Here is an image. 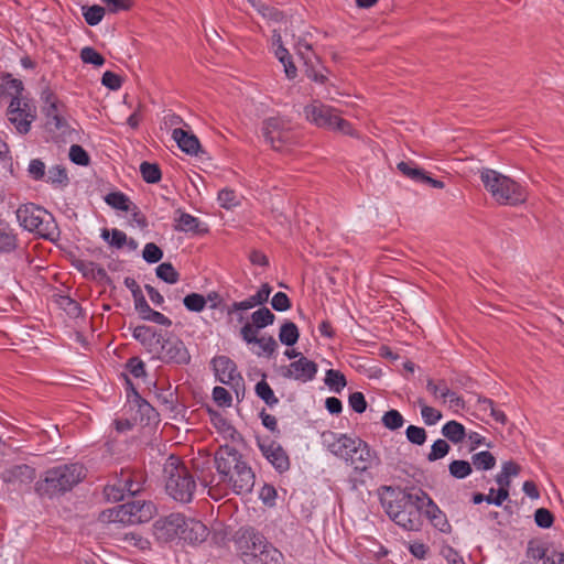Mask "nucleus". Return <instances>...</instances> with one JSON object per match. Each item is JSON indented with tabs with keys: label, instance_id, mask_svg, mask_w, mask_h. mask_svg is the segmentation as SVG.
Segmentation results:
<instances>
[{
	"label": "nucleus",
	"instance_id": "nucleus-36",
	"mask_svg": "<svg viewBox=\"0 0 564 564\" xmlns=\"http://www.w3.org/2000/svg\"><path fill=\"white\" fill-rule=\"evenodd\" d=\"M183 304L187 311L200 313L207 306V300L203 294L189 293L183 299Z\"/></svg>",
	"mask_w": 564,
	"mask_h": 564
},
{
	"label": "nucleus",
	"instance_id": "nucleus-27",
	"mask_svg": "<svg viewBox=\"0 0 564 564\" xmlns=\"http://www.w3.org/2000/svg\"><path fill=\"white\" fill-rule=\"evenodd\" d=\"M132 337L149 351H152L153 347L160 344L162 339V336L153 327L147 325L133 327Z\"/></svg>",
	"mask_w": 564,
	"mask_h": 564
},
{
	"label": "nucleus",
	"instance_id": "nucleus-20",
	"mask_svg": "<svg viewBox=\"0 0 564 564\" xmlns=\"http://www.w3.org/2000/svg\"><path fill=\"white\" fill-rule=\"evenodd\" d=\"M123 377L128 403L130 404L131 408H137V413L139 414L140 420H147L148 422H150L151 420L155 419L156 411L154 410V408L139 394L129 377L127 375H123Z\"/></svg>",
	"mask_w": 564,
	"mask_h": 564
},
{
	"label": "nucleus",
	"instance_id": "nucleus-60",
	"mask_svg": "<svg viewBox=\"0 0 564 564\" xmlns=\"http://www.w3.org/2000/svg\"><path fill=\"white\" fill-rule=\"evenodd\" d=\"M426 389L436 399L443 400L444 395H446L448 387L444 381L435 382L430 379L426 382Z\"/></svg>",
	"mask_w": 564,
	"mask_h": 564
},
{
	"label": "nucleus",
	"instance_id": "nucleus-25",
	"mask_svg": "<svg viewBox=\"0 0 564 564\" xmlns=\"http://www.w3.org/2000/svg\"><path fill=\"white\" fill-rule=\"evenodd\" d=\"M272 46L274 51L275 57L280 61V63L284 67V73L288 78H294L296 76V67L292 62V57L289 51L282 45L281 35L274 34L272 37Z\"/></svg>",
	"mask_w": 564,
	"mask_h": 564
},
{
	"label": "nucleus",
	"instance_id": "nucleus-15",
	"mask_svg": "<svg viewBox=\"0 0 564 564\" xmlns=\"http://www.w3.org/2000/svg\"><path fill=\"white\" fill-rule=\"evenodd\" d=\"M258 447L263 457L278 473L282 474L289 470L290 458L280 443L269 437L258 438Z\"/></svg>",
	"mask_w": 564,
	"mask_h": 564
},
{
	"label": "nucleus",
	"instance_id": "nucleus-19",
	"mask_svg": "<svg viewBox=\"0 0 564 564\" xmlns=\"http://www.w3.org/2000/svg\"><path fill=\"white\" fill-rule=\"evenodd\" d=\"M419 496L422 499V513L426 516L432 525L443 533L451 531V524L445 513L438 508L433 499L423 490H419Z\"/></svg>",
	"mask_w": 564,
	"mask_h": 564
},
{
	"label": "nucleus",
	"instance_id": "nucleus-43",
	"mask_svg": "<svg viewBox=\"0 0 564 564\" xmlns=\"http://www.w3.org/2000/svg\"><path fill=\"white\" fill-rule=\"evenodd\" d=\"M83 15L86 23L90 26H95L101 22L105 15V9L100 6H90L83 8Z\"/></svg>",
	"mask_w": 564,
	"mask_h": 564
},
{
	"label": "nucleus",
	"instance_id": "nucleus-8",
	"mask_svg": "<svg viewBox=\"0 0 564 564\" xmlns=\"http://www.w3.org/2000/svg\"><path fill=\"white\" fill-rule=\"evenodd\" d=\"M7 85L15 91L8 107V120L14 126L19 133H28L31 123L35 119V107L28 100L21 98L23 84L15 78H8Z\"/></svg>",
	"mask_w": 564,
	"mask_h": 564
},
{
	"label": "nucleus",
	"instance_id": "nucleus-2",
	"mask_svg": "<svg viewBox=\"0 0 564 564\" xmlns=\"http://www.w3.org/2000/svg\"><path fill=\"white\" fill-rule=\"evenodd\" d=\"M386 492L382 507L389 518L406 531L419 530L422 524V499L419 490L411 492L387 487Z\"/></svg>",
	"mask_w": 564,
	"mask_h": 564
},
{
	"label": "nucleus",
	"instance_id": "nucleus-35",
	"mask_svg": "<svg viewBox=\"0 0 564 564\" xmlns=\"http://www.w3.org/2000/svg\"><path fill=\"white\" fill-rule=\"evenodd\" d=\"M275 316L268 307H261L251 314V323L259 329L270 326L274 323Z\"/></svg>",
	"mask_w": 564,
	"mask_h": 564
},
{
	"label": "nucleus",
	"instance_id": "nucleus-62",
	"mask_svg": "<svg viewBox=\"0 0 564 564\" xmlns=\"http://www.w3.org/2000/svg\"><path fill=\"white\" fill-rule=\"evenodd\" d=\"M101 84L111 90H118L122 83L121 78L117 74L107 70L101 77Z\"/></svg>",
	"mask_w": 564,
	"mask_h": 564
},
{
	"label": "nucleus",
	"instance_id": "nucleus-58",
	"mask_svg": "<svg viewBox=\"0 0 564 564\" xmlns=\"http://www.w3.org/2000/svg\"><path fill=\"white\" fill-rule=\"evenodd\" d=\"M349 406L356 412V413H364L367 409V401L365 399V395L361 392H354L349 395L348 399Z\"/></svg>",
	"mask_w": 564,
	"mask_h": 564
},
{
	"label": "nucleus",
	"instance_id": "nucleus-51",
	"mask_svg": "<svg viewBox=\"0 0 564 564\" xmlns=\"http://www.w3.org/2000/svg\"><path fill=\"white\" fill-rule=\"evenodd\" d=\"M142 258L148 263H158L163 258V251L155 243L148 242L143 248Z\"/></svg>",
	"mask_w": 564,
	"mask_h": 564
},
{
	"label": "nucleus",
	"instance_id": "nucleus-45",
	"mask_svg": "<svg viewBox=\"0 0 564 564\" xmlns=\"http://www.w3.org/2000/svg\"><path fill=\"white\" fill-rule=\"evenodd\" d=\"M381 421H382V424L384 425V427H387L388 430H391V431H395V430L402 427L404 424V419L398 410L387 411L383 414Z\"/></svg>",
	"mask_w": 564,
	"mask_h": 564
},
{
	"label": "nucleus",
	"instance_id": "nucleus-48",
	"mask_svg": "<svg viewBox=\"0 0 564 564\" xmlns=\"http://www.w3.org/2000/svg\"><path fill=\"white\" fill-rule=\"evenodd\" d=\"M126 370L135 379H141L147 376L145 365L139 357L128 359Z\"/></svg>",
	"mask_w": 564,
	"mask_h": 564
},
{
	"label": "nucleus",
	"instance_id": "nucleus-56",
	"mask_svg": "<svg viewBox=\"0 0 564 564\" xmlns=\"http://www.w3.org/2000/svg\"><path fill=\"white\" fill-rule=\"evenodd\" d=\"M258 330L252 323H246L240 329V336L247 344H256L259 340Z\"/></svg>",
	"mask_w": 564,
	"mask_h": 564
},
{
	"label": "nucleus",
	"instance_id": "nucleus-53",
	"mask_svg": "<svg viewBox=\"0 0 564 564\" xmlns=\"http://www.w3.org/2000/svg\"><path fill=\"white\" fill-rule=\"evenodd\" d=\"M68 155L69 160L77 165L86 166L89 163L88 153L78 144L70 145Z\"/></svg>",
	"mask_w": 564,
	"mask_h": 564
},
{
	"label": "nucleus",
	"instance_id": "nucleus-54",
	"mask_svg": "<svg viewBox=\"0 0 564 564\" xmlns=\"http://www.w3.org/2000/svg\"><path fill=\"white\" fill-rule=\"evenodd\" d=\"M405 435L406 440L414 445H423L426 441L425 430L416 425H409Z\"/></svg>",
	"mask_w": 564,
	"mask_h": 564
},
{
	"label": "nucleus",
	"instance_id": "nucleus-41",
	"mask_svg": "<svg viewBox=\"0 0 564 564\" xmlns=\"http://www.w3.org/2000/svg\"><path fill=\"white\" fill-rule=\"evenodd\" d=\"M15 236L10 230H8V228L3 224H0V252H11L15 249Z\"/></svg>",
	"mask_w": 564,
	"mask_h": 564
},
{
	"label": "nucleus",
	"instance_id": "nucleus-26",
	"mask_svg": "<svg viewBox=\"0 0 564 564\" xmlns=\"http://www.w3.org/2000/svg\"><path fill=\"white\" fill-rule=\"evenodd\" d=\"M175 230L193 235L208 231L207 227L199 220V218L188 213H181L175 219Z\"/></svg>",
	"mask_w": 564,
	"mask_h": 564
},
{
	"label": "nucleus",
	"instance_id": "nucleus-11",
	"mask_svg": "<svg viewBox=\"0 0 564 564\" xmlns=\"http://www.w3.org/2000/svg\"><path fill=\"white\" fill-rule=\"evenodd\" d=\"M51 215L34 204H25L18 208L17 219L21 227L30 232H36L42 237L47 236L48 221L45 219Z\"/></svg>",
	"mask_w": 564,
	"mask_h": 564
},
{
	"label": "nucleus",
	"instance_id": "nucleus-33",
	"mask_svg": "<svg viewBox=\"0 0 564 564\" xmlns=\"http://www.w3.org/2000/svg\"><path fill=\"white\" fill-rule=\"evenodd\" d=\"M496 482L499 488L496 492V499L494 505L497 507L502 506L503 501L509 497V487L511 485V478L502 474L501 471L496 476Z\"/></svg>",
	"mask_w": 564,
	"mask_h": 564
},
{
	"label": "nucleus",
	"instance_id": "nucleus-37",
	"mask_svg": "<svg viewBox=\"0 0 564 564\" xmlns=\"http://www.w3.org/2000/svg\"><path fill=\"white\" fill-rule=\"evenodd\" d=\"M256 394L269 406H274L279 402L273 390L264 379L256 384Z\"/></svg>",
	"mask_w": 564,
	"mask_h": 564
},
{
	"label": "nucleus",
	"instance_id": "nucleus-1",
	"mask_svg": "<svg viewBox=\"0 0 564 564\" xmlns=\"http://www.w3.org/2000/svg\"><path fill=\"white\" fill-rule=\"evenodd\" d=\"M215 467L220 482L235 494L242 495L252 491L256 482L254 473L234 446L223 445L216 451Z\"/></svg>",
	"mask_w": 564,
	"mask_h": 564
},
{
	"label": "nucleus",
	"instance_id": "nucleus-6",
	"mask_svg": "<svg viewBox=\"0 0 564 564\" xmlns=\"http://www.w3.org/2000/svg\"><path fill=\"white\" fill-rule=\"evenodd\" d=\"M305 119L317 128L339 132L345 135L357 137L350 122L343 119L332 106L314 100L303 109Z\"/></svg>",
	"mask_w": 564,
	"mask_h": 564
},
{
	"label": "nucleus",
	"instance_id": "nucleus-34",
	"mask_svg": "<svg viewBox=\"0 0 564 564\" xmlns=\"http://www.w3.org/2000/svg\"><path fill=\"white\" fill-rule=\"evenodd\" d=\"M495 464H496V458L488 451H482V452L476 453L471 456V465L477 470H489V469L494 468Z\"/></svg>",
	"mask_w": 564,
	"mask_h": 564
},
{
	"label": "nucleus",
	"instance_id": "nucleus-21",
	"mask_svg": "<svg viewBox=\"0 0 564 564\" xmlns=\"http://www.w3.org/2000/svg\"><path fill=\"white\" fill-rule=\"evenodd\" d=\"M182 524H184V516L181 513H171L164 519H161L155 522V532L159 539H163L165 541L180 539L181 540V531L183 530Z\"/></svg>",
	"mask_w": 564,
	"mask_h": 564
},
{
	"label": "nucleus",
	"instance_id": "nucleus-4",
	"mask_svg": "<svg viewBox=\"0 0 564 564\" xmlns=\"http://www.w3.org/2000/svg\"><path fill=\"white\" fill-rule=\"evenodd\" d=\"M86 476V468L79 463H69L47 469L35 484V491L42 497L53 498L72 490Z\"/></svg>",
	"mask_w": 564,
	"mask_h": 564
},
{
	"label": "nucleus",
	"instance_id": "nucleus-42",
	"mask_svg": "<svg viewBox=\"0 0 564 564\" xmlns=\"http://www.w3.org/2000/svg\"><path fill=\"white\" fill-rule=\"evenodd\" d=\"M142 178L149 184H155L161 180V170L156 164L142 162L140 165Z\"/></svg>",
	"mask_w": 564,
	"mask_h": 564
},
{
	"label": "nucleus",
	"instance_id": "nucleus-3",
	"mask_svg": "<svg viewBox=\"0 0 564 564\" xmlns=\"http://www.w3.org/2000/svg\"><path fill=\"white\" fill-rule=\"evenodd\" d=\"M235 545L245 564H282L283 562V554L252 528L240 529L237 532Z\"/></svg>",
	"mask_w": 564,
	"mask_h": 564
},
{
	"label": "nucleus",
	"instance_id": "nucleus-10",
	"mask_svg": "<svg viewBox=\"0 0 564 564\" xmlns=\"http://www.w3.org/2000/svg\"><path fill=\"white\" fill-rule=\"evenodd\" d=\"M109 519L123 524H138L149 521L154 512L151 502L132 500L109 510Z\"/></svg>",
	"mask_w": 564,
	"mask_h": 564
},
{
	"label": "nucleus",
	"instance_id": "nucleus-17",
	"mask_svg": "<svg viewBox=\"0 0 564 564\" xmlns=\"http://www.w3.org/2000/svg\"><path fill=\"white\" fill-rule=\"evenodd\" d=\"M317 370L318 367L316 362L301 356L297 360L292 361L283 369L282 376L288 379L306 383L315 378Z\"/></svg>",
	"mask_w": 564,
	"mask_h": 564
},
{
	"label": "nucleus",
	"instance_id": "nucleus-12",
	"mask_svg": "<svg viewBox=\"0 0 564 564\" xmlns=\"http://www.w3.org/2000/svg\"><path fill=\"white\" fill-rule=\"evenodd\" d=\"M343 460L356 473H365L380 465V458L377 452L360 437L356 438L355 448H351L347 458Z\"/></svg>",
	"mask_w": 564,
	"mask_h": 564
},
{
	"label": "nucleus",
	"instance_id": "nucleus-5",
	"mask_svg": "<svg viewBox=\"0 0 564 564\" xmlns=\"http://www.w3.org/2000/svg\"><path fill=\"white\" fill-rule=\"evenodd\" d=\"M480 180L491 197L500 205L517 206L527 200L525 188L496 170L484 169L480 172Z\"/></svg>",
	"mask_w": 564,
	"mask_h": 564
},
{
	"label": "nucleus",
	"instance_id": "nucleus-40",
	"mask_svg": "<svg viewBox=\"0 0 564 564\" xmlns=\"http://www.w3.org/2000/svg\"><path fill=\"white\" fill-rule=\"evenodd\" d=\"M448 470L449 474L456 479H464L468 477L473 471L471 464L463 459L453 460L448 466Z\"/></svg>",
	"mask_w": 564,
	"mask_h": 564
},
{
	"label": "nucleus",
	"instance_id": "nucleus-46",
	"mask_svg": "<svg viewBox=\"0 0 564 564\" xmlns=\"http://www.w3.org/2000/svg\"><path fill=\"white\" fill-rule=\"evenodd\" d=\"M101 237L108 241L112 247L122 248L127 242V235L117 228L111 229V231L104 229Z\"/></svg>",
	"mask_w": 564,
	"mask_h": 564
},
{
	"label": "nucleus",
	"instance_id": "nucleus-44",
	"mask_svg": "<svg viewBox=\"0 0 564 564\" xmlns=\"http://www.w3.org/2000/svg\"><path fill=\"white\" fill-rule=\"evenodd\" d=\"M417 403L421 409L422 420L426 425H435L442 419V413L438 410L426 405L423 400H419Z\"/></svg>",
	"mask_w": 564,
	"mask_h": 564
},
{
	"label": "nucleus",
	"instance_id": "nucleus-29",
	"mask_svg": "<svg viewBox=\"0 0 564 564\" xmlns=\"http://www.w3.org/2000/svg\"><path fill=\"white\" fill-rule=\"evenodd\" d=\"M44 181L53 187H65L69 183L66 169L58 164L48 169Z\"/></svg>",
	"mask_w": 564,
	"mask_h": 564
},
{
	"label": "nucleus",
	"instance_id": "nucleus-16",
	"mask_svg": "<svg viewBox=\"0 0 564 564\" xmlns=\"http://www.w3.org/2000/svg\"><path fill=\"white\" fill-rule=\"evenodd\" d=\"M161 350L158 358L166 364L187 365L191 361V355L185 344L175 337L161 339Z\"/></svg>",
	"mask_w": 564,
	"mask_h": 564
},
{
	"label": "nucleus",
	"instance_id": "nucleus-49",
	"mask_svg": "<svg viewBox=\"0 0 564 564\" xmlns=\"http://www.w3.org/2000/svg\"><path fill=\"white\" fill-rule=\"evenodd\" d=\"M449 452V445L446 441L438 438L436 440L431 447V452L427 455V459L430 462L438 460L445 457Z\"/></svg>",
	"mask_w": 564,
	"mask_h": 564
},
{
	"label": "nucleus",
	"instance_id": "nucleus-22",
	"mask_svg": "<svg viewBox=\"0 0 564 564\" xmlns=\"http://www.w3.org/2000/svg\"><path fill=\"white\" fill-rule=\"evenodd\" d=\"M140 489L141 485L133 481L130 476L127 475L123 479L108 484L105 487V496L108 500L120 501L123 500L127 495L134 496Z\"/></svg>",
	"mask_w": 564,
	"mask_h": 564
},
{
	"label": "nucleus",
	"instance_id": "nucleus-61",
	"mask_svg": "<svg viewBox=\"0 0 564 564\" xmlns=\"http://www.w3.org/2000/svg\"><path fill=\"white\" fill-rule=\"evenodd\" d=\"M256 344L261 348L262 354L267 356H272L278 347V344L272 336L260 337ZM258 355H261V352Z\"/></svg>",
	"mask_w": 564,
	"mask_h": 564
},
{
	"label": "nucleus",
	"instance_id": "nucleus-24",
	"mask_svg": "<svg viewBox=\"0 0 564 564\" xmlns=\"http://www.w3.org/2000/svg\"><path fill=\"white\" fill-rule=\"evenodd\" d=\"M172 138L177 143V147L186 154L197 155L200 151L199 140L193 133L181 128H176L172 132Z\"/></svg>",
	"mask_w": 564,
	"mask_h": 564
},
{
	"label": "nucleus",
	"instance_id": "nucleus-64",
	"mask_svg": "<svg viewBox=\"0 0 564 564\" xmlns=\"http://www.w3.org/2000/svg\"><path fill=\"white\" fill-rule=\"evenodd\" d=\"M134 310L138 312L140 317L144 321L149 317V315L152 313V308L148 304L144 295L139 296L137 300L133 301Z\"/></svg>",
	"mask_w": 564,
	"mask_h": 564
},
{
	"label": "nucleus",
	"instance_id": "nucleus-63",
	"mask_svg": "<svg viewBox=\"0 0 564 564\" xmlns=\"http://www.w3.org/2000/svg\"><path fill=\"white\" fill-rule=\"evenodd\" d=\"M481 403H482V409L485 411L489 410L490 411V415L494 417V420L496 422H499L501 424L506 423V421H507L506 414L502 411L496 409L495 405H494V402L491 400L484 399L481 401Z\"/></svg>",
	"mask_w": 564,
	"mask_h": 564
},
{
	"label": "nucleus",
	"instance_id": "nucleus-14",
	"mask_svg": "<svg viewBox=\"0 0 564 564\" xmlns=\"http://www.w3.org/2000/svg\"><path fill=\"white\" fill-rule=\"evenodd\" d=\"M35 477V469L25 464L8 467L0 473L1 480L10 490H22L29 487Z\"/></svg>",
	"mask_w": 564,
	"mask_h": 564
},
{
	"label": "nucleus",
	"instance_id": "nucleus-23",
	"mask_svg": "<svg viewBox=\"0 0 564 564\" xmlns=\"http://www.w3.org/2000/svg\"><path fill=\"white\" fill-rule=\"evenodd\" d=\"M182 528L181 540L187 543H202L208 536V529L202 521L184 517V524H182Z\"/></svg>",
	"mask_w": 564,
	"mask_h": 564
},
{
	"label": "nucleus",
	"instance_id": "nucleus-50",
	"mask_svg": "<svg viewBox=\"0 0 564 564\" xmlns=\"http://www.w3.org/2000/svg\"><path fill=\"white\" fill-rule=\"evenodd\" d=\"M80 58L84 63L95 66H102L105 64L104 56L90 46H85L82 48Z\"/></svg>",
	"mask_w": 564,
	"mask_h": 564
},
{
	"label": "nucleus",
	"instance_id": "nucleus-39",
	"mask_svg": "<svg viewBox=\"0 0 564 564\" xmlns=\"http://www.w3.org/2000/svg\"><path fill=\"white\" fill-rule=\"evenodd\" d=\"M397 169L410 180L420 183L422 182V177L425 173L424 170L416 166L413 162L401 161L398 163Z\"/></svg>",
	"mask_w": 564,
	"mask_h": 564
},
{
	"label": "nucleus",
	"instance_id": "nucleus-57",
	"mask_svg": "<svg viewBox=\"0 0 564 564\" xmlns=\"http://www.w3.org/2000/svg\"><path fill=\"white\" fill-rule=\"evenodd\" d=\"M271 305L276 312H285L291 307V301L284 292H278L273 295Z\"/></svg>",
	"mask_w": 564,
	"mask_h": 564
},
{
	"label": "nucleus",
	"instance_id": "nucleus-31",
	"mask_svg": "<svg viewBox=\"0 0 564 564\" xmlns=\"http://www.w3.org/2000/svg\"><path fill=\"white\" fill-rule=\"evenodd\" d=\"M300 337V332L295 323L285 322L281 325L279 332V340L285 346H293L296 344Z\"/></svg>",
	"mask_w": 564,
	"mask_h": 564
},
{
	"label": "nucleus",
	"instance_id": "nucleus-55",
	"mask_svg": "<svg viewBox=\"0 0 564 564\" xmlns=\"http://www.w3.org/2000/svg\"><path fill=\"white\" fill-rule=\"evenodd\" d=\"M534 521L539 528L549 529L554 522L553 514L545 508H539L534 512Z\"/></svg>",
	"mask_w": 564,
	"mask_h": 564
},
{
	"label": "nucleus",
	"instance_id": "nucleus-9",
	"mask_svg": "<svg viewBox=\"0 0 564 564\" xmlns=\"http://www.w3.org/2000/svg\"><path fill=\"white\" fill-rule=\"evenodd\" d=\"M262 133L268 142L276 151H286L297 143L296 132L290 122L281 117H271L263 122Z\"/></svg>",
	"mask_w": 564,
	"mask_h": 564
},
{
	"label": "nucleus",
	"instance_id": "nucleus-47",
	"mask_svg": "<svg viewBox=\"0 0 564 564\" xmlns=\"http://www.w3.org/2000/svg\"><path fill=\"white\" fill-rule=\"evenodd\" d=\"M217 200L223 208L231 209L239 204V196L235 191L229 188H224L219 191Z\"/></svg>",
	"mask_w": 564,
	"mask_h": 564
},
{
	"label": "nucleus",
	"instance_id": "nucleus-30",
	"mask_svg": "<svg viewBox=\"0 0 564 564\" xmlns=\"http://www.w3.org/2000/svg\"><path fill=\"white\" fill-rule=\"evenodd\" d=\"M442 434L454 444L462 443L466 437V431L462 423L457 421H448L442 427Z\"/></svg>",
	"mask_w": 564,
	"mask_h": 564
},
{
	"label": "nucleus",
	"instance_id": "nucleus-18",
	"mask_svg": "<svg viewBox=\"0 0 564 564\" xmlns=\"http://www.w3.org/2000/svg\"><path fill=\"white\" fill-rule=\"evenodd\" d=\"M215 375L219 382L239 387L242 382V377L237 370L236 364L226 356H218L213 359Z\"/></svg>",
	"mask_w": 564,
	"mask_h": 564
},
{
	"label": "nucleus",
	"instance_id": "nucleus-52",
	"mask_svg": "<svg viewBox=\"0 0 564 564\" xmlns=\"http://www.w3.org/2000/svg\"><path fill=\"white\" fill-rule=\"evenodd\" d=\"M28 174L34 181H44L46 175L45 163L40 159H33L28 165Z\"/></svg>",
	"mask_w": 564,
	"mask_h": 564
},
{
	"label": "nucleus",
	"instance_id": "nucleus-59",
	"mask_svg": "<svg viewBox=\"0 0 564 564\" xmlns=\"http://www.w3.org/2000/svg\"><path fill=\"white\" fill-rule=\"evenodd\" d=\"M213 399L219 406H230L232 401L228 390L223 387H215L213 389Z\"/></svg>",
	"mask_w": 564,
	"mask_h": 564
},
{
	"label": "nucleus",
	"instance_id": "nucleus-28",
	"mask_svg": "<svg viewBox=\"0 0 564 564\" xmlns=\"http://www.w3.org/2000/svg\"><path fill=\"white\" fill-rule=\"evenodd\" d=\"M105 202L111 208L120 212H131L137 209L135 205L129 199V197L122 192H111L105 196Z\"/></svg>",
	"mask_w": 564,
	"mask_h": 564
},
{
	"label": "nucleus",
	"instance_id": "nucleus-38",
	"mask_svg": "<svg viewBox=\"0 0 564 564\" xmlns=\"http://www.w3.org/2000/svg\"><path fill=\"white\" fill-rule=\"evenodd\" d=\"M155 273L159 279L169 284H174L180 280L178 272L170 262L159 264L155 269Z\"/></svg>",
	"mask_w": 564,
	"mask_h": 564
},
{
	"label": "nucleus",
	"instance_id": "nucleus-13",
	"mask_svg": "<svg viewBox=\"0 0 564 564\" xmlns=\"http://www.w3.org/2000/svg\"><path fill=\"white\" fill-rule=\"evenodd\" d=\"M358 436L347 433L325 431L321 435L323 447L333 456L344 459L347 458L351 448H355V441Z\"/></svg>",
	"mask_w": 564,
	"mask_h": 564
},
{
	"label": "nucleus",
	"instance_id": "nucleus-32",
	"mask_svg": "<svg viewBox=\"0 0 564 564\" xmlns=\"http://www.w3.org/2000/svg\"><path fill=\"white\" fill-rule=\"evenodd\" d=\"M325 384L335 393H340L347 386V380L339 370L328 369L325 373Z\"/></svg>",
	"mask_w": 564,
	"mask_h": 564
},
{
	"label": "nucleus",
	"instance_id": "nucleus-7",
	"mask_svg": "<svg viewBox=\"0 0 564 564\" xmlns=\"http://www.w3.org/2000/svg\"><path fill=\"white\" fill-rule=\"evenodd\" d=\"M164 473L167 475L166 491L176 501L189 502L193 499L196 482L184 465L178 464V459L171 456L165 466Z\"/></svg>",
	"mask_w": 564,
	"mask_h": 564
}]
</instances>
